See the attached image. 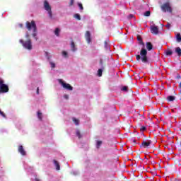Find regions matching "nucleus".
Instances as JSON below:
<instances>
[{
    "label": "nucleus",
    "mask_w": 181,
    "mask_h": 181,
    "mask_svg": "<svg viewBox=\"0 0 181 181\" xmlns=\"http://www.w3.org/2000/svg\"><path fill=\"white\" fill-rule=\"evenodd\" d=\"M136 59L137 62L141 61L142 63H149L148 59V51L145 48H142L140 51V54L136 55Z\"/></svg>",
    "instance_id": "nucleus-1"
},
{
    "label": "nucleus",
    "mask_w": 181,
    "mask_h": 181,
    "mask_svg": "<svg viewBox=\"0 0 181 181\" xmlns=\"http://www.w3.org/2000/svg\"><path fill=\"white\" fill-rule=\"evenodd\" d=\"M25 28H27L29 31L33 29V32H37V27L36 26L35 21H32L31 22L27 21L25 23Z\"/></svg>",
    "instance_id": "nucleus-2"
},
{
    "label": "nucleus",
    "mask_w": 181,
    "mask_h": 181,
    "mask_svg": "<svg viewBox=\"0 0 181 181\" xmlns=\"http://www.w3.org/2000/svg\"><path fill=\"white\" fill-rule=\"evenodd\" d=\"M19 42L25 47V49H27V50H32V49L33 48L32 46V40L30 39H28L26 41H24L23 40H20Z\"/></svg>",
    "instance_id": "nucleus-3"
},
{
    "label": "nucleus",
    "mask_w": 181,
    "mask_h": 181,
    "mask_svg": "<svg viewBox=\"0 0 181 181\" xmlns=\"http://www.w3.org/2000/svg\"><path fill=\"white\" fill-rule=\"evenodd\" d=\"M44 8L45 11L48 12V15L49 18L52 19V18H53V13L52 12V6H50V4H49V2L47 0H45L44 1Z\"/></svg>",
    "instance_id": "nucleus-4"
},
{
    "label": "nucleus",
    "mask_w": 181,
    "mask_h": 181,
    "mask_svg": "<svg viewBox=\"0 0 181 181\" xmlns=\"http://www.w3.org/2000/svg\"><path fill=\"white\" fill-rule=\"evenodd\" d=\"M58 81L59 84L62 86L63 88H65V90H68L69 91H73V86H71L70 84L66 83L62 79H59Z\"/></svg>",
    "instance_id": "nucleus-5"
},
{
    "label": "nucleus",
    "mask_w": 181,
    "mask_h": 181,
    "mask_svg": "<svg viewBox=\"0 0 181 181\" xmlns=\"http://www.w3.org/2000/svg\"><path fill=\"white\" fill-rule=\"evenodd\" d=\"M161 9L163 12H170L172 13V7L169 3H165L161 6Z\"/></svg>",
    "instance_id": "nucleus-6"
},
{
    "label": "nucleus",
    "mask_w": 181,
    "mask_h": 181,
    "mask_svg": "<svg viewBox=\"0 0 181 181\" xmlns=\"http://www.w3.org/2000/svg\"><path fill=\"white\" fill-rule=\"evenodd\" d=\"M0 90H1V93H8L9 91V87L4 83L3 80H0Z\"/></svg>",
    "instance_id": "nucleus-7"
},
{
    "label": "nucleus",
    "mask_w": 181,
    "mask_h": 181,
    "mask_svg": "<svg viewBox=\"0 0 181 181\" xmlns=\"http://www.w3.org/2000/svg\"><path fill=\"white\" fill-rule=\"evenodd\" d=\"M151 143H152V141H146L144 140L141 143V145L140 146V148H148V146H149Z\"/></svg>",
    "instance_id": "nucleus-8"
},
{
    "label": "nucleus",
    "mask_w": 181,
    "mask_h": 181,
    "mask_svg": "<svg viewBox=\"0 0 181 181\" xmlns=\"http://www.w3.org/2000/svg\"><path fill=\"white\" fill-rule=\"evenodd\" d=\"M85 37L88 43H91V33H90V31H86L85 34Z\"/></svg>",
    "instance_id": "nucleus-9"
},
{
    "label": "nucleus",
    "mask_w": 181,
    "mask_h": 181,
    "mask_svg": "<svg viewBox=\"0 0 181 181\" xmlns=\"http://www.w3.org/2000/svg\"><path fill=\"white\" fill-rule=\"evenodd\" d=\"M151 32L153 35H158L159 33V28L156 26H152L151 28Z\"/></svg>",
    "instance_id": "nucleus-10"
},
{
    "label": "nucleus",
    "mask_w": 181,
    "mask_h": 181,
    "mask_svg": "<svg viewBox=\"0 0 181 181\" xmlns=\"http://www.w3.org/2000/svg\"><path fill=\"white\" fill-rule=\"evenodd\" d=\"M19 153L22 155V156H25L26 151H25V148H23V146H19L18 149Z\"/></svg>",
    "instance_id": "nucleus-11"
},
{
    "label": "nucleus",
    "mask_w": 181,
    "mask_h": 181,
    "mask_svg": "<svg viewBox=\"0 0 181 181\" xmlns=\"http://www.w3.org/2000/svg\"><path fill=\"white\" fill-rule=\"evenodd\" d=\"M146 47L147 50H148V52H151V50H152V49H153V45H152V42H147L146 43Z\"/></svg>",
    "instance_id": "nucleus-12"
},
{
    "label": "nucleus",
    "mask_w": 181,
    "mask_h": 181,
    "mask_svg": "<svg viewBox=\"0 0 181 181\" xmlns=\"http://www.w3.org/2000/svg\"><path fill=\"white\" fill-rule=\"evenodd\" d=\"M53 163L56 166V170H60V164L59 163V161H57L56 160H53Z\"/></svg>",
    "instance_id": "nucleus-13"
},
{
    "label": "nucleus",
    "mask_w": 181,
    "mask_h": 181,
    "mask_svg": "<svg viewBox=\"0 0 181 181\" xmlns=\"http://www.w3.org/2000/svg\"><path fill=\"white\" fill-rule=\"evenodd\" d=\"M71 48L72 52H76V50H77V48H76V44L74 43V41L71 42Z\"/></svg>",
    "instance_id": "nucleus-14"
},
{
    "label": "nucleus",
    "mask_w": 181,
    "mask_h": 181,
    "mask_svg": "<svg viewBox=\"0 0 181 181\" xmlns=\"http://www.w3.org/2000/svg\"><path fill=\"white\" fill-rule=\"evenodd\" d=\"M137 40L139 41V45H141V46H145V43H144V41H142V37H141V36H137Z\"/></svg>",
    "instance_id": "nucleus-15"
},
{
    "label": "nucleus",
    "mask_w": 181,
    "mask_h": 181,
    "mask_svg": "<svg viewBox=\"0 0 181 181\" xmlns=\"http://www.w3.org/2000/svg\"><path fill=\"white\" fill-rule=\"evenodd\" d=\"M104 47L105 50H110V44L108 43V41L104 42Z\"/></svg>",
    "instance_id": "nucleus-16"
},
{
    "label": "nucleus",
    "mask_w": 181,
    "mask_h": 181,
    "mask_svg": "<svg viewBox=\"0 0 181 181\" xmlns=\"http://www.w3.org/2000/svg\"><path fill=\"white\" fill-rule=\"evenodd\" d=\"M167 100L170 102L175 101V100H176V97H175L173 95H169L167 97Z\"/></svg>",
    "instance_id": "nucleus-17"
},
{
    "label": "nucleus",
    "mask_w": 181,
    "mask_h": 181,
    "mask_svg": "<svg viewBox=\"0 0 181 181\" xmlns=\"http://www.w3.org/2000/svg\"><path fill=\"white\" fill-rule=\"evenodd\" d=\"M37 118L40 119V121H42V119L43 118V115L42 114V112L40 111H37Z\"/></svg>",
    "instance_id": "nucleus-18"
},
{
    "label": "nucleus",
    "mask_w": 181,
    "mask_h": 181,
    "mask_svg": "<svg viewBox=\"0 0 181 181\" xmlns=\"http://www.w3.org/2000/svg\"><path fill=\"white\" fill-rule=\"evenodd\" d=\"M175 53L177 54L179 57L181 56V49L180 47H177L175 48Z\"/></svg>",
    "instance_id": "nucleus-19"
},
{
    "label": "nucleus",
    "mask_w": 181,
    "mask_h": 181,
    "mask_svg": "<svg viewBox=\"0 0 181 181\" xmlns=\"http://www.w3.org/2000/svg\"><path fill=\"white\" fill-rule=\"evenodd\" d=\"M103 145V141H98L96 143L97 149H100V147Z\"/></svg>",
    "instance_id": "nucleus-20"
},
{
    "label": "nucleus",
    "mask_w": 181,
    "mask_h": 181,
    "mask_svg": "<svg viewBox=\"0 0 181 181\" xmlns=\"http://www.w3.org/2000/svg\"><path fill=\"white\" fill-rule=\"evenodd\" d=\"M54 35H56V36H59L60 35V29L57 28L54 30Z\"/></svg>",
    "instance_id": "nucleus-21"
},
{
    "label": "nucleus",
    "mask_w": 181,
    "mask_h": 181,
    "mask_svg": "<svg viewBox=\"0 0 181 181\" xmlns=\"http://www.w3.org/2000/svg\"><path fill=\"white\" fill-rule=\"evenodd\" d=\"M165 54L166 56H172V54H173V52H172L170 49H168L165 51Z\"/></svg>",
    "instance_id": "nucleus-22"
},
{
    "label": "nucleus",
    "mask_w": 181,
    "mask_h": 181,
    "mask_svg": "<svg viewBox=\"0 0 181 181\" xmlns=\"http://www.w3.org/2000/svg\"><path fill=\"white\" fill-rule=\"evenodd\" d=\"M73 122H74L75 125H78L80 124V120L74 117L73 118Z\"/></svg>",
    "instance_id": "nucleus-23"
},
{
    "label": "nucleus",
    "mask_w": 181,
    "mask_h": 181,
    "mask_svg": "<svg viewBox=\"0 0 181 181\" xmlns=\"http://www.w3.org/2000/svg\"><path fill=\"white\" fill-rule=\"evenodd\" d=\"M177 42H181V35L180 33H177L176 35Z\"/></svg>",
    "instance_id": "nucleus-24"
},
{
    "label": "nucleus",
    "mask_w": 181,
    "mask_h": 181,
    "mask_svg": "<svg viewBox=\"0 0 181 181\" xmlns=\"http://www.w3.org/2000/svg\"><path fill=\"white\" fill-rule=\"evenodd\" d=\"M74 18L77 19L78 21H81V17L80 16V14L76 13L74 15Z\"/></svg>",
    "instance_id": "nucleus-25"
},
{
    "label": "nucleus",
    "mask_w": 181,
    "mask_h": 181,
    "mask_svg": "<svg viewBox=\"0 0 181 181\" xmlns=\"http://www.w3.org/2000/svg\"><path fill=\"white\" fill-rule=\"evenodd\" d=\"M121 91L128 92V86H123L121 88Z\"/></svg>",
    "instance_id": "nucleus-26"
},
{
    "label": "nucleus",
    "mask_w": 181,
    "mask_h": 181,
    "mask_svg": "<svg viewBox=\"0 0 181 181\" xmlns=\"http://www.w3.org/2000/svg\"><path fill=\"white\" fill-rule=\"evenodd\" d=\"M98 77H101V76H103V69H98Z\"/></svg>",
    "instance_id": "nucleus-27"
},
{
    "label": "nucleus",
    "mask_w": 181,
    "mask_h": 181,
    "mask_svg": "<svg viewBox=\"0 0 181 181\" xmlns=\"http://www.w3.org/2000/svg\"><path fill=\"white\" fill-rule=\"evenodd\" d=\"M76 136L80 139L81 138V133L80 132V130L76 131Z\"/></svg>",
    "instance_id": "nucleus-28"
},
{
    "label": "nucleus",
    "mask_w": 181,
    "mask_h": 181,
    "mask_svg": "<svg viewBox=\"0 0 181 181\" xmlns=\"http://www.w3.org/2000/svg\"><path fill=\"white\" fill-rule=\"evenodd\" d=\"M32 36L35 39V40H37V33L36 32H33Z\"/></svg>",
    "instance_id": "nucleus-29"
},
{
    "label": "nucleus",
    "mask_w": 181,
    "mask_h": 181,
    "mask_svg": "<svg viewBox=\"0 0 181 181\" xmlns=\"http://www.w3.org/2000/svg\"><path fill=\"white\" fill-rule=\"evenodd\" d=\"M62 56H63L64 57H65V58L69 57L68 54H67V52H66V51H63V52H62Z\"/></svg>",
    "instance_id": "nucleus-30"
},
{
    "label": "nucleus",
    "mask_w": 181,
    "mask_h": 181,
    "mask_svg": "<svg viewBox=\"0 0 181 181\" xmlns=\"http://www.w3.org/2000/svg\"><path fill=\"white\" fill-rule=\"evenodd\" d=\"M144 16H151V11H147L144 13Z\"/></svg>",
    "instance_id": "nucleus-31"
},
{
    "label": "nucleus",
    "mask_w": 181,
    "mask_h": 181,
    "mask_svg": "<svg viewBox=\"0 0 181 181\" xmlns=\"http://www.w3.org/2000/svg\"><path fill=\"white\" fill-rule=\"evenodd\" d=\"M0 115H1L3 118H6V115H5V113L2 112L1 110H0Z\"/></svg>",
    "instance_id": "nucleus-32"
},
{
    "label": "nucleus",
    "mask_w": 181,
    "mask_h": 181,
    "mask_svg": "<svg viewBox=\"0 0 181 181\" xmlns=\"http://www.w3.org/2000/svg\"><path fill=\"white\" fill-rule=\"evenodd\" d=\"M49 64L52 69H54V67H56V64H54V62H50Z\"/></svg>",
    "instance_id": "nucleus-33"
},
{
    "label": "nucleus",
    "mask_w": 181,
    "mask_h": 181,
    "mask_svg": "<svg viewBox=\"0 0 181 181\" xmlns=\"http://www.w3.org/2000/svg\"><path fill=\"white\" fill-rule=\"evenodd\" d=\"M140 131H141V132H144V131H146V127L142 126V127L140 128Z\"/></svg>",
    "instance_id": "nucleus-34"
},
{
    "label": "nucleus",
    "mask_w": 181,
    "mask_h": 181,
    "mask_svg": "<svg viewBox=\"0 0 181 181\" xmlns=\"http://www.w3.org/2000/svg\"><path fill=\"white\" fill-rule=\"evenodd\" d=\"M78 6H79L81 11H83V9H84V8L83 7V4H82L81 3H78Z\"/></svg>",
    "instance_id": "nucleus-35"
},
{
    "label": "nucleus",
    "mask_w": 181,
    "mask_h": 181,
    "mask_svg": "<svg viewBox=\"0 0 181 181\" xmlns=\"http://www.w3.org/2000/svg\"><path fill=\"white\" fill-rule=\"evenodd\" d=\"M165 28H167V29H170V23H168L167 25H165Z\"/></svg>",
    "instance_id": "nucleus-36"
},
{
    "label": "nucleus",
    "mask_w": 181,
    "mask_h": 181,
    "mask_svg": "<svg viewBox=\"0 0 181 181\" xmlns=\"http://www.w3.org/2000/svg\"><path fill=\"white\" fill-rule=\"evenodd\" d=\"M64 98H65V100H69V95H64Z\"/></svg>",
    "instance_id": "nucleus-37"
},
{
    "label": "nucleus",
    "mask_w": 181,
    "mask_h": 181,
    "mask_svg": "<svg viewBox=\"0 0 181 181\" xmlns=\"http://www.w3.org/2000/svg\"><path fill=\"white\" fill-rule=\"evenodd\" d=\"M132 142H133L134 144H136V140L135 139H132Z\"/></svg>",
    "instance_id": "nucleus-38"
},
{
    "label": "nucleus",
    "mask_w": 181,
    "mask_h": 181,
    "mask_svg": "<svg viewBox=\"0 0 181 181\" xmlns=\"http://www.w3.org/2000/svg\"><path fill=\"white\" fill-rule=\"evenodd\" d=\"M25 37H26L27 39H29V34H26Z\"/></svg>",
    "instance_id": "nucleus-39"
},
{
    "label": "nucleus",
    "mask_w": 181,
    "mask_h": 181,
    "mask_svg": "<svg viewBox=\"0 0 181 181\" xmlns=\"http://www.w3.org/2000/svg\"><path fill=\"white\" fill-rule=\"evenodd\" d=\"M37 94L39 95V88H37Z\"/></svg>",
    "instance_id": "nucleus-40"
},
{
    "label": "nucleus",
    "mask_w": 181,
    "mask_h": 181,
    "mask_svg": "<svg viewBox=\"0 0 181 181\" xmlns=\"http://www.w3.org/2000/svg\"><path fill=\"white\" fill-rule=\"evenodd\" d=\"M74 1V0H71V5H73Z\"/></svg>",
    "instance_id": "nucleus-41"
},
{
    "label": "nucleus",
    "mask_w": 181,
    "mask_h": 181,
    "mask_svg": "<svg viewBox=\"0 0 181 181\" xmlns=\"http://www.w3.org/2000/svg\"><path fill=\"white\" fill-rule=\"evenodd\" d=\"M100 64H103V59L100 60Z\"/></svg>",
    "instance_id": "nucleus-42"
},
{
    "label": "nucleus",
    "mask_w": 181,
    "mask_h": 181,
    "mask_svg": "<svg viewBox=\"0 0 181 181\" xmlns=\"http://www.w3.org/2000/svg\"><path fill=\"white\" fill-rule=\"evenodd\" d=\"M179 88H181V82L179 83Z\"/></svg>",
    "instance_id": "nucleus-43"
},
{
    "label": "nucleus",
    "mask_w": 181,
    "mask_h": 181,
    "mask_svg": "<svg viewBox=\"0 0 181 181\" xmlns=\"http://www.w3.org/2000/svg\"><path fill=\"white\" fill-rule=\"evenodd\" d=\"M35 181H40V179L35 178Z\"/></svg>",
    "instance_id": "nucleus-44"
},
{
    "label": "nucleus",
    "mask_w": 181,
    "mask_h": 181,
    "mask_svg": "<svg viewBox=\"0 0 181 181\" xmlns=\"http://www.w3.org/2000/svg\"><path fill=\"white\" fill-rule=\"evenodd\" d=\"M23 24H20V28H23Z\"/></svg>",
    "instance_id": "nucleus-45"
},
{
    "label": "nucleus",
    "mask_w": 181,
    "mask_h": 181,
    "mask_svg": "<svg viewBox=\"0 0 181 181\" xmlns=\"http://www.w3.org/2000/svg\"><path fill=\"white\" fill-rule=\"evenodd\" d=\"M130 18H134V15H130Z\"/></svg>",
    "instance_id": "nucleus-46"
},
{
    "label": "nucleus",
    "mask_w": 181,
    "mask_h": 181,
    "mask_svg": "<svg viewBox=\"0 0 181 181\" xmlns=\"http://www.w3.org/2000/svg\"><path fill=\"white\" fill-rule=\"evenodd\" d=\"M177 78H180V76H177Z\"/></svg>",
    "instance_id": "nucleus-47"
},
{
    "label": "nucleus",
    "mask_w": 181,
    "mask_h": 181,
    "mask_svg": "<svg viewBox=\"0 0 181 181\" xmlns=\"http://www.w3.org/2000/svg\"><path fill=\"white\" fill-rule=\"evenodd\" d=\"M0 93H2V90L0 89Z\"/></svg>",
    "instance_id": "nucleus-48"
}]
</instances>
